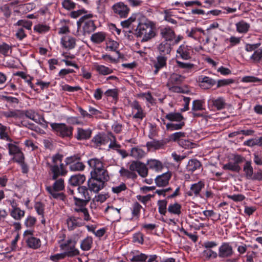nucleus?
I'll use <instances>...</instances> for the list:
<instances>
[{"instance_id": "obj_1", "label": "nucleus", "mask_w": 262, "mask_h": 262, "mask_svg": "<svg viewBox=\"0 0 262 262\" xmlns=\"http://www.w3.org/2000/svg\"><path fill=\"white\" fill-rule=\"evenodd\" d=\"M136 32L138 36H142V41H147L156 36V23L143 16H140L138 18Z\"/></svg>"}, {"instance_id": "obj_2", "label": "nucleus", "mask_w": 262, "mask_h": 262, "mask_svg": "<svg viewBox=\"0 0 262 262\" xmlns=\"http://www.w3.org/2000/svg\"><path fill=\"white\" fill-rule=\"evenodd\" d=\"M63 156L56 154L52 157V162L49 163V173L53 180L57 179L60 176H64L67 173L63 164L62 163Z\"/></svg>"}, {"instance_id": "obj_3", "label": "nucleus", "mask_w": 262, "mask_h": 262, "mask_svg": "<svg viewBox=\"0 0 262 262\" xmlns=\"http://www.w3.org/2000/svg\"><path fill=\"white\" fill-rule=\"evenodd\" d=\"M79 237L77 234H74L64 241H59L60 249L68 257H74L79 254V250L75 247Z\"/></svg>"}, {"instance_id": "obj_4", "label": "nucleus", "mask_w": 262, "mask_h": 262, "mask_svg": "<svg viewBox=\"0 0 262 262\" xmlns=\"http://www.w3.org/2000/svg\"><path fill=\"white\" fill-rule=\"evenodd\" d=\"M108 179V174L91 175V178L88 182L89 189L95 193H98L104 187Z\"/></svg>"}, {"instance_id": "obj_5", "label": "nucleus", "mask_w": 262, "mask_h": 262, "mask_svg": "<svg viewBox=\"0 0 262 262\" xmlns=\"http://www.w3.org/2000/svg\"><path fill=\"white\" fill-rule=\"evenodd\" d=\"M92 17L93 14H86L81 17L77 22L78 28H80L81 27L82 28L83 34L84 35L90 34L94 31L96 28L94 21L91 19Z\"/></svg>"}, {"instance_id": "obj_6", "label": "nucleus", "mask_w": 262, "mask_h": 262, "mask_svg": "<svg viewBox=\"0 0 262 262\" xmlns=\"http://www.w3.org/2000/svg\"><path fill=\"white\" fill-rule=\"evenodd\" d=\"M50 126L52 129L60 137L64 138L72 136L73 127L68 126L65 123H51Z\"/></svg>"}, {"instance_id": "obj_7", "label": "nucleus", "mask_w": 262, "mask_h": 262, "mask_svg": "<svg viewBox=\"0 0 262 262\" xmlns=\"http://www.w3.org/2000/svg\"><path fill=\"white\" fill-rule=\"evenodd\" d=\"M89 166L92 169L91 175H105L108 174L105 169L103 162L98 158H92L88 161Z\"/></svg>"}, {"instance_id": "obj_8", "label": "nucleus", "mask_w": 262, "mask_h": 262, "mask_svg": "<svg viewBox=\"0 0 262 262\" xmlns=\"http://www.w3.org/2000/svg\"><path fill=\"white\" fill-rule=\"evenodd\" d=\"M129 106L134 119L141 121L146 116V113L138 101L135 100L130 102Z\"/></svg>"}, {"instance_id": "obj_9", "label": "nucleus", "mask_w": 262, "mask_h": 262, "mask_svg": "<svg viewBox=\"0 0 262 262\" xmlns=\"http://www.w3.org/2000/svg\"><path fill=\"white\" fill-rule=\"evenodd\" d=\"M193 53V48L185 44L181 45L177 50V57L183 60L190 59Z\"/></svg>"}, {"instance_id": "obj_10", "label": "nucleus", "mask_w": 262, "mask_h": 262, "mask_svg": "<svg viewBox=\"0 0 262 262\" xmlns=\"http://www.w3.org/2000/svg\"><path fill=\"white\" fill-rule=\"evenodd\" d=\"M24 116L35 121L36 123L40 124L42 127L47 128L48 127V122L45 120L42 115L38 114L33 110H27L24 111Z\"/></svg>"}, {"instance_id": "obj_11", "label": "nucleus", "mask_w": 262, "mask_h": 262, "mask_svg": "<svg viewBox=\"0 0 262 262\" xmlns=\"http://www.w3.org/2000/svg\"><path fill=\"white\" fill-rule=\"evenodd\" d=\"M110 132L107 134L99 133L95 135L91 140V144L95 147H99L105 145L108 143Z\"/></svg>"}, {"instance_id": "obj_12", "label": "nucleus", "mask_w": 262, "mask_h": 262, "mask_svg": "<svg viewBox=\"0 0 262 262\" xmlns=\"http://www.w3.org/2000/svg\"><path fill=\"white\" fill-rule=\"evenodd\" d=\"M60 42L62 48L67 50H70L75 48L76 39L71 35L66 34L61 37Z\"/></svg>"}, {"instance_id": "obj_13", "label": "nucleus", "mask_w": 262, "mask_h": 262, "mask_svg": "<svg viewBox=\"0 0 262 262\" xmlns=\"http://www.w3.org/2000/svg\"><path fill=\"white\" fill-rule=\"evenodd\" d=\"M112 10L115 15L121 18L127 17L129 11L127 6L122 2L115 4L112 7Z\"/></svg>"}, {"instance_id": "obj_14", "label": "nucleus", "mask_w": 262, "mask_h": 262, "mask_svg": "<svg viewBox=\"0 0 262 262\" xmlns=\"http://www.w3.org/2000/svg\"><path fill=\"white\" fill-rule=\"evenodd\" d=\"M205 187V183L202 181L193 183L190 185V189L186 192V195L192 198L200 196V192Z\"/></svg>"}, {"instance_id": "obj_15", "label": "nucleus", "mask_w": 262, "mask_h": 262, "mask_svg": "<svg viewBox=\"0 0 262 262\" xmlns=\"http://www.w3.org/2000/svg\"><path fill=\"white\" fill-rule=\"evenodd\" d=\"M160 34L161 37L164 39V40L168 42L172 41L176 37L174 30L168 26L161 28Z\"/></svg>"}, {"instance_id": "obj_16", "label": "nucleus", "mask_w": 262, "mask_h": 262, "mask_svg": "<svg viewBox=\"0 0 262 262\" xmlns=\"http://www.w3.org/2000/svg\"><path fill=\"white\" fill-rule=\"evenodd\" d=\"M197 81L199 82L200 87L204 90L210 88L216 83L215 80L203 75L199 76Z\"/></svg>"}, {"instance_id": "obj_17", "label": "nucleus", "mask_w": 262, "mask_h": 262, "mask_svg": "<svg viewBox=\"0 0 262 262\" xmlns=\"http://www.w3.org/2000/svg\"><path fill=\"white\" fill-rule=\"evenodd\" d=\"M233 251L232 246L227 243H224L219 248V256L226 258L232 256Z\"/></svg>"}, {"instance_id": "obj_18", "label": "nucleus", "mask_w": 262, "mask_h": 262, "mask_svg": "<svg viewBox=\"0 0 262 262\" xmlns=\"http://www.w3.org/2000/svg\"><path fill=\"white\" fill-rule=\"evenodd\" d=\"M167 60V56L159 55L157 57L153 65V68H155L153 72L155 75L157 74L160 70L166 66Z\"/></svg>"}, {"instance_id": "obj_19", "label": "nucleus", "mask_w": 262, "mask_h": 262, "mask_svg": "<svg viewBox=\"0 0 262 262\" xmlns=\"http://www.w3.org/2000/svg\"><path fill=\"white\" fill-rule=\"evenodd\" d=\"M3 116L7 119L13 118L15 121L21 120L24 118V112L21 110H13L4 112Z\"/></svg>"}, {"instance_id": "obj_20", "label": "nucleus", "mask_w": 262, "mask_h": 262, "mask_svg": "<svg viewBox=\"0 0 262 262\" xmlns=\"http://www.w3.org/2000/svg\"><path fill=\"white\" fill-rule=\"evenodd\" d=\"M120 209L114 207L112 206H108L104 210V212L112 220L116 221L120 218Z\"/></svg>"}, {"instance_id": "obj_21", "label": "nucleus", "mask_w": 262, "mask_h": 262, "mask_svg": "<svg viewBox=\"0 0 262 262\" xmlns=\"http://www.w3.org/2000/svg\"><path fill=\"white\" fill-rule=\"evenodd\" d=\"M68 228L70 230H73L78 227L84 224L82 219L79 217L71 216L67 220Z\"/></svg>"}, {"instance_id": "obj_22", "label": "nucleus", "mask_w": 262, "mask_h": 262, "mask_svg": "<svg viewBox=\"0 0 262 262\" xmlns=\"http://www.w3.org/2000/svg\"><path fill=\"white\" fill-rule=\"evenodd\" d=\"M209 105H212L217 110L224 109L226 105L225 99L222 97L217 98L211 97L208 100Z\"/></svg>"}, {"instance_id": "obj_23", "label": "nucleus", "mask_w": 262, "mask_h": 262, "mask_svg": "<svg viewBox=\"0 0 262 262\" xmlns=\"http://www.w3.org/2000/svg\"><path fill=\"white\" fill-rule=\"evenodd\" d=\"M7 143L8 148L9 149V152L10 155H15L16 154L17 156L20 157V159L17 160L18 163H21L24 160L23 154L20 151L19 147L15 144V143L11 140V141H8Z\"/></svg>"}, {"instance_id": "obj_24", "label": "nucleus", "mask_w": 262, "mask_h": 262, "mask_svg": "<svg viewBox=\"0 0 262 262\" xmlns=\"http://www.w3.org/2000/svg\"><path fill=\"white\" fill-rule=\"evenodd\" d=\"M171 177L170 172H167L162 174L159 175L155 179V182L158 187H164L167 185Z\"/></svg>"}, {"instance_id": "obj_25", "label": "nucleus", "mask_w": 262, "mask_h": 262, "mask_svg": "<svg viewBox=\"0 0 262 262\" xmlns=\"http://www.w3.org/2000/svg\"><path fill=\"white\" fill-rule=\"evenodd\" d=\"M157 49L160 55L166 56L171 51V45L170 42L163 40L158 45Z\"/></svg>"}, {"instance_id": "obj_26", "label": "nucleus", "mask_w": 262, "mask_h": 262, "mask_svg": "<svg viewBox=\"0 0 262 262\" xmlns=\"http://www.w3.org/2000/svg\"><path fill=\"white\" fill-rule=\"evenodd\" d=\"M92 134V130L90 128L83 129L78 128L76 138L78 140H86L90 138Z\"/></svg>"}, {"instance_id": "obj_27", "label": "nucleus", "mask_w": 262, "mask_h": 262, "mask_svg": "<svg viewBox=\"0 0 262 262\" xmlns=\"http://www.w3.org/2000/svg\"><path fill=\"white\" fill-rule=\"evenodd\" d=\"M93 67L94 70L100 75L105 76L113 73V69L98 63H94Z\"/></svg>"}, {"instance_id": "obj_28", "label": "nucleus", "mask_w": 262, "mask_h": 262, "mask_svg": "<svg viewBox=\"0 0 262 262\" xmlns=\"http://www.w3.org/2000/svg\"><path fill=\"white\" fill-rule=\"evenodd\" d=\"M147 165L149 169L157 172L161 171L163 167L162 162L156 159H151L148 160L147 161Z\"/></svg>"}, {"instance_id": "obj_29", "label": "nucleus", "mask_w": 262, "mask_h": 262, "mask_svg": "<svg viewBox=\"0 0 262 262\" xmlns=\"http://www.w3.org/2000/svg\"><path fill=\"white\" fill-rule=\"evenodd\" d=\"M14 75L20 77L21 78L25 80V82L32 89L35 91H37V89H35V86L32 82L33 78L30 76L29 75L27 74L26 73L23 71H18L14 73Z\"/></svg>"}, {"instance_id": "obj_30", "label": "nucleus", "mask_w": 262, "mask_h": 262, "mask_svg": "<svg viewBox=\"0 0 262 262\" xmlns=\"http://www.w3.org/2000/svg\"><path fill=\"white\" fill-rule=\"evenodd\" d=\"M85 181V177L84 174H78L72 176L69 179L70 185L76 186L82 184Z\"/></svg>"}, {"instance_id": "obj_31", "label": "nucleus", "mask_w": 262, "mask_h": 262, "mask_svg": "<svg viewBox=\"0 0 262 262\" xmlns=\"http://www.w3.org/2000/svg\"><path fill=\"white\" fill-rule=\"evenodd\" d=\"M236 31L241 34L247 33L250 28V25L249 23L245 21L242 20L235 24Z\"/></svg>"}, {"instance_id": "obj_32", "label": "nucleus", "mask_w": 262, "mask_h": 262, "mask_svg": "<svg viewBox=\"0 0 262 262\" xmlns=\"http://www.w3.org/2000/svg\"><path fill=\"white\" fill-rule=\"evenodd\" d=\"M182 206L178 202L170 204L167 208L168 212L173 215L179 216L181 214Z\"/></svg>"}, {"instance_id": "obj_33", "label": "nucleus", "mask_w": 262, "mask_h": 262, "mask_svg": "<svg viewBox=\"0 0 262 262\" xmlns=\"http://www.w3.org/2000/svg\"><path fill=\"white\" fill-rule=\"evenodd\" d=\"M106 34L104 32H98L93 33L91 36V40L94 43L99 44L103 42L106 38Z\"/></svg>"}, {"instance_id": "obj_34", "label": "nucleus", "mask_w": 262, "mask_h": 262, "mask_svg": "<svg viewBox=\"0 0 262 262\" xmlns=\"http://www.w3.org/2000/svg\"><path fill=\"white\" fill-rule=\"evenodd\" d=\"M129 155L135 159H140L145 156L146 152L142 148L137 146L131 149Z\"/></svg>"}, {"instance_id": "obj_35", "label": "nucleus", "mask_w": 262, "mask_h": 262, "mask_svg": "<svg viewBox=\"0 0 262 262\" xmlns=\"http://www.w3.org/2000/svg\"><path fill=\"white\" fill-rule=\"evenodd\" d=\"M74 210L75 212L78 213L79 215L81 216V217H82L84 221H88L90 220V215L88 210L85 207L75 206L74 208Z\"/></svg>"}, {"instance_id": "obj_36", "label": "nucleus", "mask_w": 262, "mask_h": 262, "mask_svg": "<svg viewBox=\"0 0 262 262\" xmlns=\"http://www.w3.org/2000/svg\"><path fill=\"white\" fill-rule=\"evenodd\" d=\"M76 195L78 198L85 199L86 201H90L91 200L88 189L85 186H79L77 188Z\"/></svg>"}, {"instance_id": "obj_37", "label": "nucleus", "mask_w": 262, "mask_h": 262, "mask_svg": "<svg viewBox=\"0 0 262 262\" xmlns=\"http://www.w3.org/2000/svg\"><path fill=\"white\" fill-rule=\"evenodd\" d=\"M201 163L196 159L190 160L186 166L187 171L193 172L195 170L200 169L201 167Z\"/></svg>"}, {"instance_id": "obj_38", "label": "nucleus", "mask_w": 262, "mask_h": 262, "mask_svg": "<svg viewBox=\"0 0 262 262\" xmlns=\"http://www.w3.org/2000/svg\"><path fill=\"white\" fill-rule=\"evenodd\" d=\"M165 118L171 122H182L184 121V117L179 113H170L165 116Z\"/></svg>"}, {"instance_id": "obj_39", "label": "nucleus", "mask_w": 262, "mask_h": 262, "mask_svg": "<svg viewBox=\"0 0 262 262\" xmlns=\"http://www.w3.org/2000/svg\"><path fill=\"white\" fill-rule=\"evenodd\" d=\"M110 142L108 145V148L115 150L117 151L121 147L120 144L117 142L116 137L112 132H110V137L108 139V142Z\"/></svg>"}, {"instance_id": "obj_40", "label": "nucleus", "mask_w": 262, "mask_h": 262, "mask_svg": "<svg viewBox=\"0 0 262 262\" xmlns=\"http://www.w3.org/2000/svg\"><path fill=\"white\" fill-rule=\"evenodd\" d=\"M119 173L122 178L125 179H135L137 177L136 174L134 172H132L124 167L121 168Z\"/></svg>"}, {"instance_id": "obj_41", "label": "nucleus", "mask_w": 262, "mask_h": 262, "mask_svg": "<svg viewBox=\"0 0 262 262\" xmlns=\"http://www.w3.org/2000/svg\"><path fill=\"white\" fill-rule=\"evenodd\" d=\"M185 125L184 121L179 122L178 123H167L166 124V128L168 131L172 132L175 130L182 129Z\"/></svg>"}, {"instance_id": "obj_42", "label": "nucleus", "mask_w": 262, "mask_h": 262, "mask_svg": "<svg viewBox=\"0 0 262 262\" xmlns=\"http://www.w3.org/2000/svg\"><path fill=\"white\" fill-rule=\"evenodd\" d=\"M27 243L28 246L33 249H37L41 245L40 240L33 236L29 237L27 240Z\"/></svg>"}, {"instance_id": "obj_43", "label": "nucleus", "mask_w": 262, "mask_h": 262, "mask_svg": "<svg viewBox=\"0 0 262 262\" xmlns=\"http://www.w3.org/2000/svg\"><path fill=\"white\" fill-rule=\"evenodd\" d=\"M10 215L15 220H20L25 215V211L19 207L14 209H11Z\"/></svg>"}, {"instance_id": "obj_44", "label": "nucleus", "mask_w": 262, "mask_h": 262, "mask_svg": "<svg viewBox=\"0 0 262 262\" xmlns=\"http://www.w3.org/2000/svg\"><path fill=\"white\" fill-rule=\"evenodd\" d=\"M69 163L70 164L69 169L71 171H82L85 168L84 165L80 162V160L75 163L74 162V163L72 162H69Z\"/></svg>"}, {"instance_id": "obj_45", "label": "nucleus", "mask_w": 262, "mask_h": 262, "mask_svg": "<svg viewBox=\"0 0 262 262\" xmlns=\"http://www.w3.org/2000/svg\"><path fill=\"white\" fill-rule=\"evenodd\" d=\"M127 189L126 185L123 182H121L119 184H115L111 188L112 192L117 194L125 191Z\"/></svg>"}, {"instance_id": "obj_46", "label": "nucleus", "mask_w": 262, "mask_h": 262, "mask_svg": "<svg viewBox=\"0 0 262 262\" xmlns=\"http://www.w3.org/2000/svg\"><path fill=\"white\" fill-rule=\"evenodd\" d=\"M46 189L54 198L62 201L64 200L66 196L63 193L58 192L59 191L53 189L51 187H47Z\"/></svg>"}, {"instance_id": "obj_47", "label": "nucleus", "mask_w": 262, "mask_h": 262, "mask_svg": "<svg viewBox=\"0 0 262 262\" xmlns=\"http://www.w3.org/2000/svg\"><path fill=\"white\" fill-rule=\"evenodd\" d=\"M92 244L93 238L90 236H88L82 241L80 248L83 251H88L91 248Z\"/></svg>"}, {"instance_id": "obj_48", "label": "nucleus", "mask_w": 262, "mask_h": 262, "mask_svg": "<svg viewBox=\"0 0 262 262\" xmlns=\"http://www.w3.org/2000/svg\"><path fill=\"white\" fill-rule=\"evenodd\" d=\"M182 76L181 75L173 74L171 75L167 83V86L174 85L181 82Z\"/></svg>"}, {"instance_id": "obj_49", "label": "nucleus", "mask_w": 262, "mask_h": 262, "mask_svg": "<svg viewBox=\"0 0 262 262\" xmlns=\"http://www.w3.org/2000/svg\"><path fill=\"white\" fill-rule=\"evenodd\" d=\"M186 33L189 37L196 40H199L201 38V35L199 34V28H192L190 31H187Z\"/></svg>"}, {"instance_id": "obj_50", "label": "nucleus", "mask_w": 262, "mask_h": 262, "mask_svg": "<svg viewBox=\"0 0 262 262\" xmlns=\"http://www.w3.org/2000/svg\"><path fill=\"white\" fill-rule=\"evenodd\" d=\"M186 133L179 132L171 134L169 136V138L170 140L174 142H177L179 143L180 140H182L183 138H185L186 137Z\"/></svg>"}, {"instance_id": "obj_51", "label": "nucleus", "mask_w": 262, "mask_h": 262, "mask_svg": "<svg viewBox=\"0 0 262 262\" xmlns=\"http://www.w3.org/2000/svg\"><path fill=\"white\" fill-rule=\"evenodd\" d=\"M244 144L250 147L255 145L261 146L262 145V137L249 139L245 141Z\"/></svg>"}, {"instance_id": "obj_52", "label": "nucleus", "mask_w": 262, "mask_h": 262, "mask_svg": "<svg viewBox=\"0 0 262 262\" xmlns=\"http://www.w3.org/2000/svg\"><path fill=\"white\" fill-rule=\"evenodd\" d=\"M8 127L0 123V139L7 141H11V139L8 134Z\"/></svg>"}, {"instance_id": "obj_53", "label": "nucleus", "mask_w": 262, "mask_h": 262, "mask_svg": "<svg viewBox=\"0 0 262 262\" xmlns=\"http://www.w3.org/2000/svg\"><path fill=\"white\" fill-rule=\"evenodd\" d=\"M204 103L200 100H195L192 102V111L196 112L205 110Z\"/></svg>"}, {"instance_id": "obj_54", "label": "nucleus", "mask_w": 262, "mask_h": 262, "mask_svg": "<svg viewBox=\"0 0 262 262\" xmlns=\"http://www.w3.org/2000/svg\"><path fill=\"white\" fill-rule=\"evenodd\" d=\"M12 52V47L9 45L3 43L0 45V53L5 56H9Z\"/></svg>"}, {"instance_id": "obj_55", "label": "nucleus", "mask_w": 262, "mask_h": 262, "mask_svg": "<svg viewBox=\"0 0 262 262\" xmlns=\"http://www.w3.org/2000/svg\"><path fill=\"white\" fill-rule=\"evenodd\" d=\"M34 30L39 33H45L50 30V27L46 24H38L34 26Z\"/></svg>"}, {"instance_id": "obj_56", "label": "nucleus", "mask_w": 262, "mask_h": 262, "mask_svg": "<svg viewBox=\"0 0 262 262\" xmlns=\"http://www.w3.org/2000/svg\"><path fill=\"white\" fill-rule=\"evenodd\" d=\"M223 169L224 170H229L232 171H238L240 170L239 166L236 163L230 162L223 166Z\"/></svg>"}, {"instance_id": "obj_57", "label": "nucleus", "mask_w": 262, "mask_h": 262, "mask_svg": "<svg viewBox=\"0 0 262 262\" xmlns=\"http://www.w3.org/2000/svg\"><path fill=\"white\" fill-rule=\"evenodd\" d=\"M203 255L207 259H214L217 257V253L212 249H205L203 251Z\"/></svg>"}, {"instance_id": "obj_58", "label": "nucleus", "mask_w": 262, "mask_h": 262, "mask_svg": "<svg viewBox=\"0 0 262 262\" xmlns=\"http://www.w3.org/2000/svg\"><path fill=\"white\" fill-rule=\"evenodd\" d=\"M142 208V206L139 203L135 202L134 203L132 209V214L133 216L139 218Z\"/></svg>"}, {"instance_id": "obj_59", "label": "nucleus", "mask_w": 262, "mask_h": 262, "mask_svg": "<svg viewBox=\"0 0 262 262\" xmlns=\"http://www.w3.org/2000/svg\"><path fill=\"white\" fill-rule=\"evenodd\" d=\"M106 50L110 51H116L118 49L119 43L115 40H109L106 41Z\"/></svg>"}, {"instance_id": "obj_60", "label": "nucleus", "mask_w": 262, "mask_h": 262, "mask_svg": "<svg viewBox=\"0 0 262 262\" xmlns=\"http://www.w3.org/2000/svg\"><path fill=\"white\" fill-rule=\"evenodd\" d=\"M167 203V201L165 200L158 201L157 204L160 214L162 215H165L166 213Z\"/></svg>"}, {"instance_id": "obj_61", "label": "nucleus", "mask_w": 262, "mask_h": 262, "mask_svg": "<svg viewBox=\"0 0 262 262\" xmlns=\"http://www.w3.org/2000/svg\"><path fill=\"white\" fill-rule=\"evenodd\" d=\"M262 51L261 49H258L254 51L250 56V59L254 62H259L262 58Z\"/></svg>"}, {"instance_id": "obj_62", "label": "nucleus", "mask_w": 262, "mask_h": 262, "mask_svg": "<svg viewBox=\"0 0 262 262\" xmlns=\"http://www.w3.org/2000/svg\"><path fill=\"white\" fill-rule=\"evenodd\" d=\"M176 63L179 68L183 69L187 72H188L190 70H191L194 66V64L193 63L183 62L178 60H176Z\"/></svg>"}, {"instance_id": "obj_63", "label": "nucleus", "mask_w": 262, "mask_h": 262, "mask_svg": "<svg viewBox=\"0 0 262 262\" xmlns=\"http://www.w3.org/2000/svg\"><path fill=\"white\" fill-rule=\"evenodd\" d=\"M137 172L141 177L145 178L148 175V168L145 164L141 162L138 168Z\"/></svg>"}, {"instance_id": "obj_64", "label": "nucleus", "mask_w": 262, "mask_h": 262, "mask_svg": "<svg viewBox=\"0 0 262 262\" xmlns=\"http://www.w3.org/2000/svg\"><path fill=\"white\" fill-rule=\"evenodd\" d=\"M64 188V184L63 179L60 178L54 182L52 189L57 191H61Z\"/></svg>"}]
</instances>
